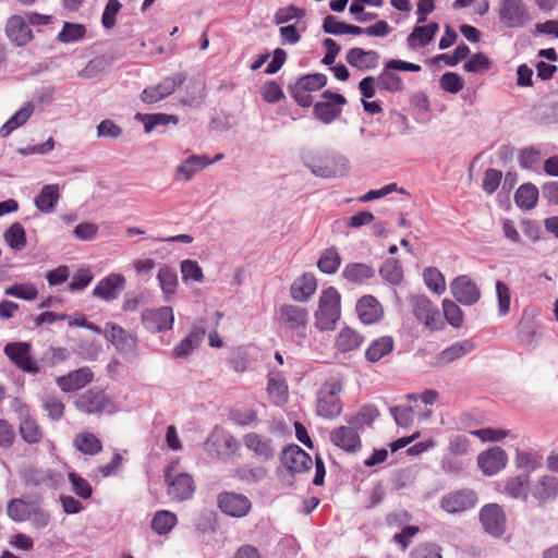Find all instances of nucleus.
Instances as JSON below:
<instances>
[{
  "instance_id": "f257e3e1",
  "label": "nucleus",
  "mask_w": 558,
  "mask_h": 558,
  "mask_svg": "<svg viewBox=\"0 0 558 558\" xmlns=\"http://www.w3.org/2000/svg\"><path fill=\"white\" fill-rule=\"evenodd\" d=\"M300 157L303 165L318 178H342L350 170L349 160L336 151L304 148Z\"/></svg>"
},
{
  "instance_id": "f03ea898",
  "label": "nucleus",
  "mask_w": 558,
  "mask_h": 558,
  "mask_svg": "<svg viewBox=\"0 0 558 558\" xmlns=\"http://www.w3.org/2000/svg\"><path fill=\"white\" fill-rule=\"evenodd\" d=\"M342 389V380L337 378H330L322 385L317 392L316 413L318 416L332 420L341 414L343 404L338 398V393Z\"/></svg>"
},
{
  "instance_id": "7ed1b4c3",
  "label": "nucleus",
  "mask_w": 558,
  "mask_h": 558,
  "mask_svg": "<svg viewBox=\"0 0 558 558\" xmlns=\"http://www.w3.org/2000/svg\"><path fill=\"white\" fill-rule=\"evenodd\" d=\"M340 293L333 287L323 291L318 310L315 312V326L320 331L335 329L337 320L340 318Z\"/></svg>"
},
{
  "instance_id": "20e7f679",
  "label": "nucleus",
  "mask_w": 558,
  "mask_h": 558,
  "mask_svg": "<svg viewBox=\"0 0 558 558\" xmlns=\"http://www.w3.org/2000/svg\"><path fill=\"white\" fill-rule=\"evenodd\" d=\"M240 442L230 433L216 426L205 441V450L211 458L225 460L233 456Z\"/></svg>"
},
{
  "instance_id": "39448f33",
  "label": "nucleus",
  "mask_w": 558,
  "mask_h": 558,
  "mask_svg": "<svg viewBox=\"0 0 558 558\" xmlns=\"http://www.w3.org/2000/svg\"><path fill=\"white\" fill-rule=\"evenodd\" d=\"M477 500V495L473 489L463 488L445 494L439 506L447 513L458 514L473 509Z\"/></svg>"
},
{
  "instance_id": "423d86ee",
  "label": "nucleus",
  "mask_w": 558,
  "mask_h": 558,
  "mask_svg": "<svg viewBox=\"0 0 558 558\" xmlns=\"http://www.w3.org/2000/svg\"><path fill=\"white\" fill-rule=\"evenodd\" d=\"M185 80V72H177L171 76H167L157 85L146 87L141 94V100L145 104L158 102L175 92Z\"/></svg>"
},
{
  "instance_id": "0eeeda50",
  "label": "nucleus",
  "mask_w": 558,
  "mask_h": 558,
  "mask_svg": "<svg viewBox=\"0 0 558 558\" xmlns=\"http://www.w3.org/2000/svg\"><path fill=\"white\" fill-rule=\"evenodd\" d=\"M105 337L112 343L116 350L125 357H134L137 351V338L126 332L116 323L106 325Z\"/></svg>"
},
{
  "instance_id": "6e6552de",
  "label": "nucleus",
  "mask_w": 558,
  "mask_h": 558,
  "mask_svg": "<svg viewBox=\"0 0 558 558\" xmlns=\"http://www.w3.org/2000/svg\"><path fill=\"white\" fill-rule=\"evenodd\" d=\"M220 511L232 518H243L252 509L251 500L243 494L235 492H221L217 496Z\"/></svg>"
},
{
  "instance_id": "1a4fd4ad",
  "label": "nucleus",
  "mask_w": 558,
  "mask_h": 558,
  "mask_svg": "<svg viewBox=\"0 0 558 558\" xmlns=\"http://www.w3.org/2000/svg\"><path fill=\"white\" fill-rule=\"evenodd\" d=\"M280 461L291 474L308 472L313 466L312 457L294 444L282 448Z\"/></svg>"
},
{
  "instance_id": "9d476101",
  "label": "nucleus",
  "mask_w": 558,
  "mask_h": 558,
  "mask_svg": "<svg viewBox=\"0 0 558 558\" xmlns=\"http://www.w3.org/2000/svg\"><path fill=\"white\" fill-rule=\"evenodd\" d=\"M74 404L82 413L102 414L111 405V401L102 389L93 387L78 395Z\"/></svg>"
},
{
  "instance_id": "9b49d317",
  "label": "nucleus",
  "mask_w": 558,
  "mask_h": 558,
  "mask_svg": "<svg viewBox=\"0 0 558 558\" xmlns=\"http://www.w3.org/2000/svg\"><path fill=\"white\" fill-rule=\"evenodd\" d=\"M410 303L413 314L417 320L423 323L429 330H438L441 323L438 319L439 310L433 305L432 301L426 295H412Z\"/></svg>"
},
{
  "instance_id": "f8f14e48",
  "label": "nucleus",
  "mask_w": 558,
  "mask_h": 558,
  "mask_svg": "<svg viewBox=\"0 0 558 558\" xmlns=\"http://www.w3.org/2000/svg\"><path fill=\"white\" fill-rule=\"evenodd\" d=\"M278 320L286 329L294 331L301 337H305V328L308 323V312L306 308L284 304L279 310Z\"/></svg>"
},
{
  "instance_id": "ddd939ff",
  "label": "nucleus",
  "mask_w": 558,
  "mask_h": 558,
  "mask_svg": "<svg viewBox=\"0 0 558 558\" xmlns=\"http://www.w3.org/2000/svg\"><path fill=\"white\" fill-rule=\"evenodd\" d=\"M173 323L174 315L170 306L145 310L142 313V324L144 328L151 333L170 330L173 327Z\"/></svg>"
},
{
  "instance_id": "4468645a",
  "label": "nucleus",
  "mask_w": 558,
  "mask_h": 558,
  "mask_svg": "<svg viewBox=\"0 0 558 558\" xmlns=\"http://www.w3.org/2000/svg\"><path fill=\"white\" fill-rule=\"evenodd\" d=\"M165 476L168 483L167 494L170 499L182 502L193 497L196 486L192 475L182 472L170 477L168 469Z\"/></svg>"
},
{
  "instance_id": "2eb2a0df",
  "label": "nucleus",
  "mask_w": 558,
  "mask_h": 558,
  "mask_svg": "<svg viewBox=\"0 0 558 558\" xmlns=\"http://www.w3.org/2000/svg\"><path fill=\"white\" fill-rule=\"evenodd\" d=\"M480 521L486 533L499 537L505 533L506 514L498 504L485 505L480 511Z\"/></svg>"
},
{
  "instance_id": "dca6fc26",
  "label": "nucleus",
  "mask_w": 558,
  "mask_h": 558,
  "mask_svg": "<svg viewBox=\"0 0 558 558\" xmlns=\"http://www.w3.org/2000/svg\"><path fill=\"white\" fill-rule=\"evenodd\" d=\"M499 19L509 28H518L530 20L529 12L522 0H502L499 7Z\"/></svg>"
},
{
  "instance_id": "f3484780",
  "label": "nucleus",
  "mask_w": 558,
  "mask_h": 558,
  "mask_svg": "<svg viewBox=\"0 0 558 558\" xmlns=\"http://www.w3.org/2000/svg\"><path fill=\"white\" fill-rule=\"evenodd\" d=\"M450 290L454 300L465 306L474 305L481 298L477 284L466 275L453 279L450 283Z\"/></svg>"
},
{
  "instance_id": "a211bd4d",
  "label": "nucleus",
  "mask_w": 558,
  "mask_h": 558,
  "mask_svg": "<svg viewBox=\"0 0 558 558\" xmlns=\"http://www.w3.org/2000/svg\"><path fill=\"white\" fill-rule=\"evenodd\" d=\"M4 354L17 368L23 372H35L32 361V344L28 342H10L3 349Z\"/></svg>"
},
{
  "instance_id": "6ab92c4d",
  "label": "nucleus",
  "mask_w": 558,
  "mask_h": 558,
  "mask_svg": "<svg viewBox=\"0 0 558 558\" xmlns=\"http://www.w3.org/2000/svg\"><path fill=\"white\" fill-rule=\"evenodd\" d=\"M531 495L543 507L558 498V477L542 475L531 487Z\"/></svg>"
},
{
  "instance_id": "aec40b11",
  "label": "nucleus",
  "mask_w": 558,
  "mask_h": 558,
  "mask_svg": "<svg viewBox=\"0 0 558 558\" xmlns=\"http://www.w3.org/2000/svg\"><path fill=\"white\" fill-rule=\"evenodd\" d=\"M507 462L508 456L506 451L498 446L481 452L477 457L478 468L487 476H493L505 469Z\"/></svg>"
},
{
  "instance_id": "412c9836",
  "label": "nucleus",
  "mask_w": 558,
  "mask_h": 558,
  "mask_svg": "<svg viewBox=\"0 0 558 558\" xmlns=\"http://www.w3.org/2000/svg\"><path fill=\"white\" fill-rule=\"evenodd\" d=\"M125 277L121 274H110L102 278L94 288L93 295L106 302L114 301L125 288Z\"/></svg>"
},
{
  "instance_id": "4be33fe9",
  "label": "nucleus",
  "mask_w": 558,
  "mask_h": 558,
  "mask_svg": "<svg viewBox=\"0 0 558 558\" xmlns=\"http://www.w3.org/2000/svg\"><path fill=\"white\" fill-rule=\"evenodd\" d=\"M330 441L348 453H355L362 448V440L353 426H340L330 433Z\"/></svg>"
},
{
  "instance_id": "5701e85b",
  "label": "nucleus",
  "mask_w": 558,
  "mask_h": 558,
  "mask_svg": "<svg viewBox=\"0 0 558 558\" xmlns=\"http://www.w3.org/2000/svg\"><path fill=\"white\" fill-rule=\"evenodd\" d=\"M474 349L475 343L471 339L457 341L437 354L433 366L444 367L471 353Z\"/></svg>"
},
{
  "instance_id": "b1692460",
  "label": "nucleus",
  "mask_w": 558,
  "mask_h": 558,
  "mask_svg": "<svg viewBox=\"0 0 558 558\" xmlns=\"http://www.w3.org/2000/svg\"><path fill=\"white\" fill-rule=\"evenodd\" d=\"M355 311L365 325L378 323L384 316V308L379 301L371 295H363L356 303Z\"/></svg>"
},
{
  "instance_id": "393cba45",
  "label": "nucleus",
  "mask_w": 558,
  "mask_h": 558,
  "mask_svg": "<svg viewBox=\"0 0 558 558\" xmlns=\"http://www.w3.org/2000/svg\"><path fill=\"white\" fill-rule=\"evenodd\" d=\"M94 378V373L87 366L81 367L66 375L57 378L59 388L64 392L76 391L88 385Z\"/></svg>"
},
{
  "instance_id": "a878e982",
  "label": "nucleus",
  "mask_w": 558,
  "mask_h": 558,
  "mask_svg": "<svg viewBox=\"0 0 558 558\" xmlns=\"http://www.w3.org/2000/svg\"><path fill=\"white\" fill-rule=\"evenodd\" d=\"M12 411L21 420L20 435L28 444H35V422L31 418L28 405L20 398H15L11 404Z\"/></svg>"
},
{
  "instance_id": "bb28decb",
  "label": "nucleus",
  "mask_w": 558,
  "mask_h": 558,
  "mask_svg": "<svg viewBox=\"0 0 558 558\" xmlns=\"http://www.w3.org/2000/svg\"><path fill=\"white\" fill-rule=\"evenodd\" d=\"M5 34L11 43L24 46L33 38L29 25L21 15H12L5 24Z\"/></svg>"
},
{
  "instance_id": "cd10ccee",
  "label": "nucleus",
  "mask_w": 558,
  "mask_h": 558,
  "mask_svg": "<svg viewBox=\"0 0 558 558\" xmlns=\"http://www.w3.org/2000/svg\"><path fill=\"white\" fill-rule=\"evenodd\" d=\"M209 165H211V161L208 156L191 155L177 167L175 180L191 181L197 171L205 169Z\"/></svg>"
},
{
  "instance_id": "c85d7f7f",
  "label": "nucleus",
  "mask_w": 558,
  "mask_h": 558,
  "mask_svg": "<svg viewBox=\"0 0 558 558\" xmlns=\"http://www.w3.org/2000/svg\"><path fill=\"white\" fill-rule=\"evenodd\" d=\"M347 62L359 70L375 69L378 64L379 54L375 50H364L362 48H351L345 56Z\"/></svg>"
},
{
  "instance_id": "c756f323",
  "label": "nucleus",
  "mask_w": 558,
  "mask_h": 558,
  "mask_svg": "<svg viewBox=\"0 0 558 558\" xmlns=\"http://www.w3.org/2000/svg\"><path fill=\"white\" fill-rule=\"evenodd\" d=\"M317 289V280L313 274L305 272L290 287V293L294 301L304 302L314 294Z\"/></svg>"
},
{
  "instance_id": "7c9ffc66",
  "label": "nucleus",
  "mask_w": 558,
  "mask_h": 558,
  "mask_svg": "<svg viewBox=\"0 0 558 558\" xmlns=\"http://www.w3.org/2000/svg\"><path fill=\"white\" fill-rule=\"evenodd\" d=\"M245 447L253 451L255 456L264 461H268L274 457V448L271 439L262 437L256 433H248L244 436Z\"/></svg>"
},
{
  "instance_id": "2f4dec72",
  "label": "nucleus",
  "mask_w": 558,
  "mask_h": 558,
  "mask_svg": "<svg viewBox=\"0 0 558 558\" xmlns=\"http://www.w3.org/2000/svg\"><path fill=\"white\" fill-rule=\"evenodd\" d=\"M60 199V186L58 184H46L37 194V210L44 214L54 211Z\"/></svg>"
},
{
  "instance_id": "473e14b6",
  "label": "nucleus",
  "mask_w": 558,
  "mask_h": 558,
  "mask_svg": "<svg viewBox=\"0 0 558 558\" xmlns=\"http://www.w3.org/2000/svg\"><path fill=\"white\" fill-rule=\"evenodd\" d=\"M530 475L519 474L506 481L504 493L512 499L526 501L529 497Z\"/></svg>"
},
{
  "instance_id": "72a5a7b5",
  "label": "nucleus",
  "mask_w": 558,
  "mask_h": 558,
  "mask_svg": "<svg viewBox=\"0 0 558 558\" xmlns=\"http://www.w3.org/2000/svg\"><path fill=\"white\" fill-rule=\"evenodd\" d=\"M395 341L391 336H383L374 339L365 350V359L371 363H376L393 350Z\"/></svg>"
},
{
  "instance_id": "f704fd0d",
  "label": "nucleus",
  "mask_w": 558,
  "mask_h": 558,
  "mask_svg": "<svg viewBox=\"0 0 558 558\" xmlns=\"http://www.w3.org/2000/svg\"><path fill=\"white\" fill-rule=\"evenodd\" d=\"M374 276V268L364 263H349L342 270V277L349 282L356 284H362Z\"/></svg>"
},
{
  "instance_id": "c9c22d12",
  "label": "nucleus",
  "mask_w": 558,
  "mask_h": 558,
  "mask_svg": "<svg viewBox=\"0 0 558 558\" xmlns=\"http://www.w3.org/2000/svg\"><path fill=\"white\" fill-rule=\"evenodd\" d=\"M364 341V337L351 327H344L337 336V349L342 352H351L359 349Z\"/></svg>"
},
{
  "instance_id": "e433bc0d",
  "label": "nucleus",
  "mask_w": 558,
  "mask_h": 558,
  "mask_svg": "<svg viewBox=\"0 0 558 558\" xmlns=\"http://www.w3.org/2000/svg\"><path fill=\"white\" fill-rule=\"evenodd\" d=\"M135 119L144 124L145 133H150L156 126H167L170 123L177 125L179 118L175 114L167 113H137Z\"/></svg>"
},
{
  "instance_id": "4c0bfd02",
  "label": "nucleus",
  "mask_w": 558,
  "mask_h": 558,
  "mask_svg": "<svg viewBox=\"0 0 558 558\" xmlns=\"http://www.w3.org/2000/svg\"><path fill=\"white\" fill-rule=\"evenodd\" d=\"M438 29L439 25L436 22H430L428 25L425 26H415L407 38L408 46L414 47L416 43L421 47L427 46L434 39Z\"/></svg>"
},
{
  "instance_id": "58836bf2",
  "label": "nucleus",
  "mask_w": 558,
  "mask_h": 558,
  "mask_svg": "<svg viewBox=\"0 0 558 558\" xmlns=\"http://www.w3.org/2000/svg\"><path fill=\"white\" fill-rule=\"evenodd\" d=\"M538 196L539 192L535 184L524 183L517 190L514 203L519 208L530 210L536 206Z\"/></svg>"
},
{
  "instance_id": "ea45409f",
  "label": "nucleus",
  "mask_w": 558,
  "mask_h": 558,
  "mask_svg": "<svg viewBox=\"0 0 558 558\" xmlns=\"http://www.w3.org/2000/svg\"><path fill=\"white\" fill-rule=\"evenodd\" d=\"M379 416V411L374 404L363 405L357 413L345 418L347 423L356 430L371 426Z\"/></svg>"
},
{
  "instance_id": "a19ab883",
  "label": "nucleus",
  "mask_w": 558,
  "mask_h": 558,
  "mask_svg": "<svg viewBox=\"0 0 558 558\" xmlns=\"http://www.w3.org/2000/svg\"><path fill=\"white\" fill-rule=\"evenodd\" d=\"M33 111V105L31 102L25 104L0 128V136L8 137L13 131L25 124L32 117Z\"/></svg>"
},
{
  "instance_id": "79ce46f5",
  "label": "nucleus",
  "mask_w": 558,
  "mask_h": 558,
  "mask_svg": "<svg viewBox=\"0 0 558 558\" xmlns=\"http://www.w3.org/2000/svg\"><path fill=\"white\" fill-rule=\"evenodd\" d=\"M178 523L177 514L169 510L157 511L151 520V530L157 535H167Z\"/></svg>"
},
{
  "instance_id": "37998d69",
  "label": "nucleus",
  "mask_w": 558,
  "mask_h": 558,
  "mask_svg": "<svg viewBox=\"0 0 558 558\" xmlns=\"http://www.w3.org/2000/svg\"><path fill=\"white\" fill-rule=\"evenodd\" d=\"M341 256L335 246L324 250L317 260V268L326 275H333L341 265Z\"/></svg>"
},
{
  "instance_id": "c03bdc74",
  "label": "nucleus",
  "mask_w": 558,
  "mask_h": 558,
  "mask_svg": "<svg viewBox=\"0 0 558 558\" xmlns=\"http://www.w3.org/2000/svg\"><path fill=\"white\" fill-rule=\"evenodd\" d=\"M73 445L78 451L87 456H95L102 450L101 441L89 432L76 435Z\"/></svg>"
},
{
  "instance_id": "a18cd8bd",
  "label": "nucleus",
  "mask_w": 558,
  "mask_h": 558,
  "mask_svg": "<svg viewBox=\"0 0 558 558\" xmlns=\"http://www.w3.org/2000/svg\"><path fill=\"white\" fill-rule=\"evenodd\" d=\"M341 106L330 101H317L313 107L314 117L325 124H329L341 116Z\"/></svg>"
},
{
  "instance_id": "49530a36",
  "label": "nucleus",
  "mask_w": 558,
  "mask_h": 558,
  "mask_svg": "<svg viewBox=\"0 0 558 558\" xmlns=\"http://www.w3.org/2000/svg\"><path fill=\"white\" fill-rule=\"evenodd\" d=\"M70 357V352L65 348L50 347L43 353L40 360H37V373L40 368L52 367L65 362Z\"/></svg>"
},
{
  "instance_id": "de8ad7c7",
  "label": "nucleus",
  "mask_w": 558,
  "mask_h": 558,
  "mask_svg": "<svg viewBox=\"0 0 558 558\" xmlns=\"http://www.w3.org/2000/svg\"><path fill=\"white\" fill-rule=\"evenodd\" d=\"M381 278L392 286H399L403 280V269L396 258H388L379 268Z\"/></svg>"
},
{
  "instance_id": "09e8293b",
  "label": "nucleus",
  "mask_w": 558,
  "mask_h": 558,
  "mask_svg": "<svg viewBox=\"0 0 558 558\" xmlns=\"http://www.w3.org/2000/svg\"><path fill=\"white\" fill-rule=\"evenodd\" d=\"M159 286L165 294V300L169 301L178 286V275L169 266H162L157 275Z\"/></svg>"
},
{
  "instance_id": "8fccbe9b",
  "label": "nucleus",
  "mask_w": 558,
  "mask_h": 558,
  "mask_svg": "<svg viewBox=\"0 0 558 558\" xmlns=\"http://www.w3.org/2000/svg\"><path fill=\"white\" fill-rule=\"evenodd\" d=\"M392 69H387V63L385 64L384 70L377 77V86L389 93H398L403 89V82L401 77L393 72Z\"/></svg>"
},
{
  "instance_id": "3c124183",
  "label": "nucleus",
  "mask_w": 558,
  "mask_h": 558,
  "mask_svg": "<svg viewBox=\"0 0 558 558\" xmlns=\"http://www.w3.org/2000/svg\"><path fill=\"white\" fill-rule=\"evenodd\" d=\"M541 335L537 332L533 322L521 320L518 327V338L520 343L526 349H534L539 340Z\"/></svg>"
},
{
  "instance_id": "603ef678",
  "label": "nucleus",
  "mask_w": 558,
  "mask_h": 558,
  "mask_svg": "<svg viewBox=\"0 0 558 558\" xmlns=\"http://www.w3.org/2000/svg\"><path fill=\"white\" fill-rule=\"evenodd\" d=\"M34 511L32 502H27L23 499H13L8 504L7 512L8 515L17 522H23L31 518Z\"/></svg>"
},
{
  "instance_id": "864d4df0",
  "label": "nucleus",
  "mask_w": 558,
  "mask_h": 558,
  "mask_svg": "<svg viewBox=\"0 0 558 558\" xmlns=\"http://www.w3.org/2000/svg\"><path fill=\"white\" fill-rule=\"evenodd\" d=\"M423 279L426 287L440 295L446 290V281L444 275L436 267H427L423 271Z\"/></svg>"
},
{
  "instance_id": "5fc2aeb1",
  "label": "nucleus",
  "mask_w": 558,
  "mask_h": 558,
  "mask_svg": "<svg viewBox=\"0 0 558 558\" xmlns=\"http://www.w3.org/2000/svg\"><path fill=\"white\" fill-rule=\"evenodd\" d=\"M205 84L202 81L191 80L186 86V94L181 99L183 105L198 107L204 98Z\"/></svg>"
},
{
  "instance_id": "6e6d98bb",
  "label": "nucleus",
  "mask_w": 558,
  "mask_h": 558,
  "mask_svg": "<svg viewBox=\"0 0 558 558\" xmlns=\"http://www.w3.org/2000/svg\"><path fill=\"white\" fill-rule=\"evenodd\" d=\"M301 90L316 92L327 84V76L323 73L306 74L298 78L294 83Z\"/></svg>"
},
{
  "instance_id": "4d7b16f0",
  "label": "nucleus",
  "mask_w": 558,
  "mask_h": 558,
  "mask_svg": "<svg viewBox=\"0 0 558 558\" xmlns=\"http://www.w3.org/2000/svg\"><path fill=\"white\" fill-rule=\"evenodd\" d=\"M86 28L83 24L64 22L63 28L57 36V39L61 43H73L84 38Z\"/></svg>"
},
{
  "instance_id": "13d9d810",
  "label": "nucleus",
  "mask_w": 558,
  "mask_h": 558,
  "mask_svg": "<svg viewBox=\"0 0 558 558\" xmlns=\"http://www.w3.org/2000/svg\"><path fill=\"white\" fill-rule=\"evenodd\" d=\"M493 64V61L484 52H476L464 62L463 69L470 73H484L489 71Z\"/></svg>"
},
{
  "instance_id": "bf43d9fd",
  "label": "nucleus",
  "mask_w": 558,
  "mask_h": 558,
  "mask_svg": "<svg viewBox=\"0 0 558 558\" xmlns=\"http://www.w3.org/2000/svg\"><path fill=\"white\" fill-rule=\"evenodd\" d=\"M514 462H515V466L518 469L525 470L526 471L525 474H529V475L542 466V458L541 457L530 453V452H526V451H521V450H517Z\"/></svg>"
},
{
  "instance_id": "052dcab7",
  "label": "nucleus",
  "mask_w": 558,
  "mask_h": 558,
  "mask_svg": "<svg viewBox=\"0 0 558 558\" xmlns=\"http://www.w3.org/2000/svg\"><path fill=\"white\" fill-rule=\"evenodd\" d=\"M4 240L13 250H22L26 244L24 228L20 223H13L4 233Z\"/></svg>"
},
{
  "instance_id": "680f3d73",
  "label": "nucleus",
  "mask_w": 558,
  "mask_h": 558,
  "mask_svg": "<svg viewBox=\"0 0 558 558\" xmlns=\"http://www.w3.org/2000/svg\"><path fill=\"white\" fill-rule=\"evenodd\" d=\"M442 311L444 316L448 324H450L454 328H459L463 323V313L460 306L448 299L442 301Z\"/></svg>"
},
{
  "instance_id": "e2e57ef3",
  "label": "nucleus",
  "mask_w": 558,
  "mask_h": 558,
  "mask_svg": "<svg viewBox=\"0 0 558 558\" xmlns=\"http://www.w3.org/2000/svg\"><path fill=\"white\" fill-rule=\"evenodd\" d=\"M410 558H442V548L436 543H422L412 549Z\"/></svg>"
},
{
  "instance_id": "0e129e2a",
  "label": "nucleus",
  "mask_w": 558,
  "mask_h": 558,
  "mask_svg": "<svg viewBox=\"0 0 558 558\" xmlns=\"http://www.w3.org/2000/svg\"><path fill=\"white\" fill-rule=\"evenodd\" d=\"M440 88L450 94H458L464 85L463 78L454 72H446L439 80Z\"/></svg>"
},
{
  "instance_id": "69168bd1",
  "label": "nucleus",
  "mask_w": 558,
  "mask_h": 558,
  "mask_svg": "<svg viewBox=\"0 0 558 558\" xmlns=\"http://www.w3.org/2000/svg\"><path fill=\"white\" fill-rule=\"evenodd\" d=\"M69 481L72 485L73 492L83 499H88L92 497L93 494V487L88 483L87 480L83 478L81 475H78L75 472L69 473Z\"/></svg>"
},
{
  "instance_id": "338daca9",
  "label": "nucleus",
  "mask_w": 558,
  "mask_h": 558,
  "mask_svg": "<svg viewBox=\"0 0 558 558\" xmlns=\"http://www.w3.org/2000/svg\"><path fill=\"white\" fill-rule=\"evenodd\" d=\"M501 179L502 172L500 170L488 168L485 170L482 181L483 191L488 195L494 194L499 187Z\"/></svg>"
},
{
  "instance_id": "774afa93",
  "label": "nucleus",
  "mask_w": 558,
  "mask_h": 558,
  "mask_svg": "<svg viewBox=\"0 0 558 558\" xmlns=\"http://www.w3.org/2000/svg\"><path fill=\"white\" fill-rule=\"evenodd\" d=\"M122 4L119 0H108L101 16L102 27L111 29L116 26L117 15L120 12Z\"/></svg>"
}]
</instances>
